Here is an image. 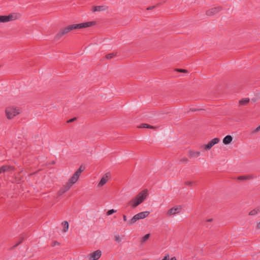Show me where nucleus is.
I'll return each instance as SVG.
<instances>
[{"label": "nucleus", "mask_w": 260, "mask_h": 260, "mask_svg": "<svg viewBox=\"0 0 260 260\" xmlns=\"http://www.w3.org/2000/svg\"><path fill=\"white\" fill-rule=\"evenodd\" d=\"M220 141L219 138H215L213 139L212 140L210 141L207 144H203L201 146H214L215 144H217Z\"/></svg>", "instance_id": "nucleus-12"}, {"label": "nucleus", "mask_w": 260, "mask_h": 260, "mask_svg": "<svg viewBox=\"0 0 260 260\" xmlns=\"http://www.w3.org/2000/svg\"><path fill=\"white\" fill-rule=\"evenodd\" d=\"M13 170V167L9 166H3L0 168V172L1 173H4L5 172H9L12 171Z\"/></svg>", "instance_id": "nucleus-15"}, {"label": "nucleus", "mask_w": 260, "mask_h": 260, "mask_svg": "<svg viewBox=\"0 0 260 260\" xmlns=\"http://www.w3.org/2000/svg\"><path fill=\"white\" fill-rule=\"evenodd\" d=\"M148 194V190L147 189L142 190L129 201L128 205L132 208L137 207L147 199Z\"/></svg>", "instance_id": "nucleus-1"}, {"label": "nucleus", "mask_w": 260, "mask_h": 260, "mask_svg": "<svg viewBox=\"0 0 260 260\" xmlns=\"http://www.w3.org/2000/svg\"><path fill=\"white\" fill-rule=\"evenodd\" d=\"M256 228L258 229H260V221L258 223H257Z\"/></svg>", "instance_id": "nucleus-38"}, {"label": "nucleus", "mask_w": 260, "mask_h": 260, "mask_svg": "<svg viewBox=\"0 0 260 260\" xmlns=\"http://www.w3.org/2000/svg\"><path fill=\"white\" fill-rule=\"evenodd\" d=\"M114 241L118 243L122 241V238L118 234H115L114 235Z\"/></svg>", "instance_id": "nucleus-23"}, {"label": "nucleus", "mask_w": 260, "mask_h": 260, "mask_svg": "<svg viewBox=\"0 0 260 260\" xmlns=\"http://www.w3.org/2000/svg\"><path fill=\"white\" fill-rule=\"evenodd\" d=\"M212 220V219H210L208 220V221L210 222V221H211Z\"/></svg>", "instance_id": "nucleus-40"}, {"label": "nucleus", "mask_w": 260, "mask_h": 260, "mask_svg": "<svg viewBox=\"0 0 260 260\" xmlns=\"http://www.w3.org/2000/svg\"><path fill=\"white\" fill-rule=\"evenodd\" d=\"M2 173L1 172H0V174Z\"/></svg>", "instance_id": "nucleus-41"}, {"label": "nucleus", "mask_w": 260, "mask_h": 260, "mask_svg": "<svg viewBox=\"0 0 260 260\" xmlns=\"http://www.w3.org/2000/svg\"><path fill=\"white\" fill-rule=\"evenodd\" d=\"M72 186L68 182L64 185L58 191V194L61 195L69 190Z\"/></svg>", "instance_id": "nucleus-13"}, {"label": "nucleus", "mask_w": 260, "mask_h": 260, "mask_svg": "<svg viewBox=\"0 0 260 260\" xmlns=\"http://www.w3.org/2000/svg\"><path fill=\"white\" fill-rule=\"evenodd\" d=\"M122 218L123 221L125 223V225L126 226H132V225H129L127 224V222L129 220L127 219V216L125 214L122 215Z\"/></svg>", "instance_id": "nucleus-28"}, {"label": "nucleus", "mask_w": 260, "mask_h": 260, "mask_svg": "<svg viewBox=\"0 0 260 260\" xmlns=\"http://www.w3.org/2000/svg\"><path fill=\"white\" fill-rule=\"evenodd\" d=\"M111 178V174L109 172H107L105 173L101 178V180H100L98 184V187H102L105 184L107 183V182L108 181V180Z\"/></svg>", "instance_id": "nucleus-7"}, {"label": "nucleus", "mask_w": 260, "mask_h": 260, "mask_svg": "<svg viewBox=\"0 0 260 260\" xmlns=\"http://www.w3.org/2000/svg\"><path fill=\"white\" fill-rule=\"evenodd\" d=\"M7 17L8 22L15 20L17 18L16 14L14 13L7 15Z\"/></svg>", "instance_id": "nucleus-20"}, {"label": "nucleus", "mask_w": 260, "mask_h": 260, "mask_svg": "<svg viewBox=\"0 0 260 260\" xmlns=\"http://www.w3.org/2000/svg\"><path fill=\"white\" fill-rule=\"evenodd\" d=\"M182 210V207L180 205H176L170 208L167 212L166 215L168 217H171L179 213Z\"/></svg>", "instance_id": "nucleus-5"}, {"label": "nucleus", "mask_w": 260, "mask_h": 260, "mask_svg": "<svg viewBox=\"0 0 260 260\" xmlns=\"http://www.w3.org/2000/svg\"><path fill=\"white\" fill-rule=\"evenodd\" d=\"M116 212V210H114V209H111V210H108L107 212V215L108 216H109V215H112V214Z\"/></svg>", "instance_id": "nucleus-29"}, {"label": "nucleus", "mask_w": 260, "mask_h": 260, "mask_svg": "<svg viewBox=\"0 0 260 260\" xmlns=\"http://www.w3.org/2000/svg\"><path fill=\"white\" fill-rule=\"evenodd\" d=\"M176 71L179 73H188V71L187 70L183 69H177L176 70Z\"/></svg>", "instance_id": "nucleus-32"}, {"label": "nucleus", "mask_w": 260, "mask_h": 260, "mask_svg": "<svg viewBox=\"0 0 260 260\" xmlns=\"http://www.w3.org/2000/svg\"><path fill=\"white\" fill-rule=\"evenodd\" d=\"M250 179V177L248 176H240L238 177L239 180H248Z\"/></svg>", "instance_id": "nucleus-31"}, {"label": "nucleus", "mask_w": 260, "mask_h": 260, "mask_svg": "<svg viewBox=\"0 0 260 260\" xmlns=\"http://www.w3.org/2000/svg\"><path fill=\"white\" fill-rule=\"evenodd\" d=\"M59 243L58 242H57V241H54L53 243V246H55L56 245H59Z\"/></svg>", "instance_id": "nucleus-36"}, {"label": "nucleus", "mask_w": 260, "mask_h": 260, "mask_svg": "<svg viewBox=\"0 0 260 260\" xmlns=\"http://www.w3.org/2000/svg\"><path fill=\"white\" fill-rule=\"evenodd\" d=\"M116 53H117L113 52L112 53L108 54L106 55L105 57H106V58H107L108 59H111L113 57H114L116 55Z\"/></svg>", "instance_id": "nucleus-24"}, {"label": "nucleus", "mask_w": 260, "mask_h": 260, "mask_svg": "<svg viewBox=\"0 0 260 260\" xmlns=\"http://www.w3.org/2000/svg\"><path fill=\"white\" fill-rule=\"evenodd\" d=\"M249 102L250 99L249 98H243L239 101V104L240 106H245L247 105Z\"/></svg>", "instance_id": "nucleus-17"}, {"label": "nucleus", "mask_w": 260, "mask_h": 260, "mask_svg": "<svg viewBox=\"0 0 260 260\" xmlns=\"http://www.w3.org/2000/svg\"><path fill=\"white\" fill-rule=\"evenodd\" d=\"M102 255V251L98 249L89 253L87 255V258L88 260H98L100 258Z\"/></svg>", "instance_id": "nucleus-6"}, {"label": "nucleus", "mask_w": 260, "mask_h": 260, "mask_svg": "<svg viewBox=\"0 0 260 260\" xmlns=\"http://www.w3.org/2000/svg\"><path fill=\"white\" fill-rule=\"evenodd\" d=\"M80 175L77 173L76 172L72 175L71 178L69 179L68 182L70 185L72 186L75 183H76L79 180Z\"/></svg>", "instance_id": "nucleus-11"}, {"label": "nucleus", "mask_w": 260, "mask_h": 260, "mask_svg": "<svg viewBox=\"0 0 260 260\" xmlns=\"http://www.w3.org/2000/svg\"><path fill=\"white\" fill-rule=\"evenodd\" d=\"M150 214L149 211H143L138 213L133 216L132 218L129 219L127 224L129 225H133L139 220L143 219L147 217Z\"/></svg>", "instance_id": "nucleus-3"}, {"label": "nucleus", "mask_w": 260, "mask_h": 260, "mask_svg": "<svg viewBox=\"0 0 260 260\" xmlns=\"http://www.w3.org/2000/svg\"><path fill=\"white\" fill-rule=\"evenodd\" d=\"M190 110L192 111V112H195L196 111H198L199 110V109H195V108H190Z\"/></svg>", "instance_id": "nucleus-37"}, {"label": "nucleus", "mask_w": 260, "mask_h": 260, "mask_svg": "<svg viewBox=\"0 0 260 260\" xmlns=\"http://www.w3.org/2000/svg\"><path fill=\"white\" fill-rule=\"evenodd\" d=\"M260 130V125L255 129V132H258Z\"/></svg>", "instance_id": "nucleus-39"}, {"label": "nucleus", "mask_w": 260, "mask_h": 260, "mask_svg": "<svg viewBox=\"0 0 260 260\" xmlns=\"http://www.w3.org/2000/svg\"><path fill=\"white\" fill-rule=\"evenodd\" d=\"M138 127L141 128H150V129H156V127L149 125L147 123H142L139 126H138Z\"/></svg>", "instance_id": "nucleus-16"}, {"label": "nucleus", "mask_w": 260, "mask_h": 260, "mask_svg": "<svg viewBox=\"0 0 260 260\" xmlns=\"http://www.w3.org/2000/svg\"><path fill=\"white\" fill-rule=\"evenodd\" d=\"M259 212H260V208H257L250 211L249 213V215L251 216H254L256 215Z\"/></svg>", "instance_id": "nucleus-19"}, {"label": "nucleus", "mask_w": 260, "mask_h": 260, "mask_svg": "<svg viewBox=\"0 0 260 260\" xmlns=\"http://www.w3.org/2000/svg\"><path fill=\"white\" fill-rule=\"evenodd\" d=\"M192 182L191 181H187L185 183V184L186 185H189V186H191L192 185Z\"/></svg>", "instance_id": "nucleus-34"}, {"label": "nucleus", "mask_w": 260, "mask_h": 260, "mask_svg": "<svg viewBox=\"0 0 260 260\" xmlns=\"http://www.w3.org/2000/svg\"><path fill=\"white\" fill-rule=\"evenodd\" d=\"M233 140V137L231 135H226L223 139V143L224 145L230 144Z\"/></svg>", "instance_id": "nucleus-14"}, {"label": "nucleus", "mask_w": 260, "mask_h": 260, "mask_svg": "<svg viewBox=\"0 0 260 260\" xmlns=\"http://www.w3.org/2000/svg\"><path fill=\"white\" fill-rule=\"evenodd\" d=\"M260 100V95L259 94L255 95V96L251 99V103H255L258 102Z\"/></svg>", "instance_id": "nucleus-22"}, {"label": "nucleus", "mask_w": 260, "mask_h": 260, "mask_svg": "<svg viewBox=\"0 0 260 260\" xmlns=\"http://www.w3.org/2000/svg\"><path fill=\"white\" fill-rule=\"evenodd\" d=\"M150 235L149 234H147L145 235L141 240V242L142 243H145L150 237Z\"/></svg>", "instance_id": "nucleus-27"}, {"label": "nucleus", "mask_w": 260, "mask_h": 260, "mask_svg": "<svg viewBox=\"0 0 260 260\" xmlns=\"http://www.w3.org/2000/svg\"><path fill=\"white\" fill-rule=\"evenodd\" d=\"M62 225L63 226V232H67L69 229V223L67 221H64L62 222Z\"/></svg>", "instance_id": "nucleus-21"}, {"label": "nucleus", "mask_w": 260, "mask_h": 260, "mask_svg": "<svg viewBox=\"0 0 260 260\" xmlns=\"http://www.w3.org/2000/svg\"><path fill=\"white\" fill-rule=\"evenodd\" d=\"M76 119H77L76 117H74V118H71L69 120H68L67 121V122L68 123L72 122L74 121L75 120H76Z\"/></svg>", "instance_id": "nucleus-33"}, {"label": "nucleus", "mask_w": 260, "mask_h": 260, "mask_svg": "<svg viewBox=\"0 0 260 260\" xmlns=\"http://www.w3.org/2000/svg\"><path fill=\"white\" fill-rule=\"evenodd\" d=\"M156 6H150V7H149L147 8V10H152L153 9V8H154Z\"/></svg>", "instance_id": "nucleus-35"}, {"label": "nucleus", "mask_w": 260, "mask_h": 260, "mask_svg": "<svg viewBox=\"0 0 260 260\" xmlns=\"http://www.w3.org/2000/svg\"><path fill=\"white\" fill-rule=\"evenodd\" d=\"M84 170H85V167L83 166H81L78 168V169L76 171V172L81 176V173H82V172L84 171Z\"/></svg>", "instance_id": "nucleus-25"}, {"label": "nucleus", "mask_w": 260, "mask_h": 260, "mask_svg": "<svg viewBox=\"0 0 260 260\" xmlns=\"http://www.w3.org/2000/svg\"><path fill=\"white\" fill-rule=\"evenodd\" d=\"M211 147H205L203 151H199L191 149L189 151V155L190 157L196 158L203 154L205 151L208 150Z\"/></svg>", "instance_id": "nucleus-8"}, {"label": "nucleus", "mask_w": 260, "mask_h": 260, "mask_svg": "<svg viewBox=\"0 0 260 260\" xmlns=\"http://www.w3.org/2000/svg\"><path fill=\"white\" fill-rule=\"evenodd\" d=\"M8 22L7 15H0V22Z\"/></svg>", "instance_id": "nucleus-26"}, {"label": "nucleus", "mask_w": 260, "mask_h": 260, "mask_svg": "<svg viewBox=\"0 0 260 260\" xmlns=\"http://www.w3.org/2000/svg\"><path fill=\"white\" fill-rule=\"evenodd\" d=\"M162 260H177L175 257H172L170 258V257L168 255H166Z\"/></svg>", "instance_id": "nucleus-30"}, {"label": "nucleus", "mask_w": 260, "mask_h": 260, "mask_svg": "<svg viewBox=\"0 0 260 260\" xmlns=\"http://www.w3.org/2000/svg\"><path fill=\"white\" fill-rule=\"evenodd\" d=\"M7 117L9 119L13 118L14 116L19 114V109H16L13 107H9L5 110Z\"/></svg>", "instance_id": "nucleus-4"}, {"label": "nucleus", "mask_w": 260, "mask_h": 260, "mask_svg": "<svg viewBox=\"0 0 260 260\" xmlns=\"http://www.w3.org/2000/svg\"><path fill=\"white\" fill-rule=\"evenodd\" d=\"M69 29L68 28V26L59 30V31L55 35L54 40H59L61 37L65 35L66 34L69 32Z\"/></svg>", "instance_id": "nucleus-9"}, {"label": "nucleus", "mask_w": 260, "mask_h": 260, "mask_svg": "<svg viewBox=\"0 0 260 260\" xmlns=\"http://www.w3.org/2000/svg\"><path fill=\"white\" fill-rule=\"evenodd\" d=\"M222 9V8L221 7H214L211 9H210L208 10L206 12V14L207 16H212L213 15H215L218 13L219 11H220Z\"/></svg>", "instance_id": "nucleus-10"}, {"label": "nucleus", "mask_w": 260, "mask_h": 260, "mask_svg": "<svg viewBox=\"0 0 260 260\" xmlns=\"http://www.w3.org/2000/svg\"><path fill=\"white\" fill-rule=\"evenodd\" d=\"M105 10V6H94L92 8V11L93 12L96 11H102Z\"/></svg>", "instance_id": "nucleus-18"}, {"label": "nucleus", "mask_w": 260, "mask_h": 260, "mask_svg": "<svg viewBox=\"0 0 260 260\" xmlns=\"http://www.w3.org/2000/svg\"><path fill=\"white\" fill-rule=\"evenodd\" d=\"M96 24V21H92L89 22H86L81 23L73 24L68 26L69 31H71L74 29H82L84 28L89 27L94 25Z\"/></svg>", "instance_id": "nucleus-2"}]
</instances>
